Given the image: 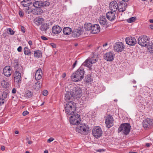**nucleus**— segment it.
Wrapping results in <instances>:
<instances>
[{
	"instance_id": "nucleus-53",
	"label": "nucleus",
	"mask_w": 153,
	"mask_h": 153,
	"mask_svg": "<svg viewBox=\"0 0 153 153\" xmlns=\"http://www.w3.org/2000/svg\"><path fill=\"white\" fill-rule=\"evenodd\" d=\"M22 47L21 46H19L18 48H17V51L19 52H20L22 51Z\"/></svg>"
},
{
	"instance_id": "nucleus-8",
	"label": "nucleus",
	"mask_w": 153,
	"mask_h": 153,
	"mask_svg": "<svg viewBox=\"0 0 153 153\" xmlns=\"http://www.w3.org/2000/svg\"><path fill=\"white\" fill-rule=\"evenodd\" d=\"M92 133L94 137L96 138H98L102 135V132L100 127L97 126L93 128Z\"/></svg>"
},
{
	"instance_id": "nucleus-35",
	"label": "nucleus",
	"mask_w": 153,
	"mask_h": 153,
	"mask_svg": "<svg viewBox=\"0 0 153 153\" xmlns=\"http://www.w3.org/2000/svg\"><path fill=\"white\" fill-rule=\"evenodd\" d=\"M24 53L26 55H31V52L30 50L27 47H25L24 49Z\"/></svg>"
},
{
	"instance_id": "nucleus-21",
	"label": "nucleus",
	"mask_w": 153,
	"mask_h": 153,
	"mask_svg": "<svg viewBox=\"0 0 153 153\" xmlns=\"http://www.w3.org/2000/svg\"><path fill=\"white\" fill-rule=\"evenodd\" d=\"M11 69L10 67L9 66H6L3 70V73L4 75L7 76H10L11 74Z\"/></svg>"
},
{
	"instance_id": "nucleus-40",
	"label": "nucleus",
	"mask_w": 153,
	"mask_h": 153,
	"mask_svg": "<svg viewBox=\"0 0 153 153\" xmlns=\"http://www.w3.org/2000/svg\"><path fill=\"white\" fill-rule=\"evenodd\" d=\"M33 93L30 91H28L26 92V96L28 98H30L32 96Z\"/></svg>"
},
{
	"instance_id": "nucleus-15",
	"label": "nucleus",
	"mask_w": 153,
	"mask_h": 153,
	"mask_svg": "<svg viewBox=\"0 0 153 153\" xmlns=\"http://www.w3.org/2000/svg\"><path fill=\"white\" fill-rule=\"evenodd\" d=\"M118 6V11L119 12H122L126 10L127 6L126 3L123 2V1H120L119 3Z\"/></svg>"
},
{
	"instance_id": "nucleus-6",
	"label": "nucleus",
	"mask_w": 153,
	"mask_h": 153,
	"mask_svg": "<svg viewBox=\"0 0 153 153\" xmlns=\"http://www.w3.org/2000/svg\"><path fill=\"white\" fill-rule=\"evenodd\" d=\"M98 60V59L94 58V57H92L91 58L86 60L83 63V65L88 67V70L91 71V70L93 69L92 67V64L96 62Z\"/></svg>"
},
{
	"instance_id": "nucleus-22",
	"label": "nucleus",
	"mask_w": 153,
	"mask_h": 153,
	"mask_svg": "<svg viewBox=\"0 0 153 153\" xmlns=\"http://www.w3.org/2000/svg\"><path fill=\"white\" fill-rule=\"evenodd\" d=\"M42 71L40 68H39L38 70L36 71L35 75V78L36 80H39L42 78Z\"/></svg>"
},
{
	"instance_id": "nucleus-24",
	"label": "nucleus",
	"mask_w": 153,
	"mask_h": 153,
	"mask_svg": "<svg viewBox=\"0 0 153 153\" xmlns=\"http://www.w3.org/2000/svg\"><path fill=\"white\" fill-rule=\"evenodd\" d=\"M14 62H13V64L14 68V69L15 70H19V68H21L20 65L19 64V61L18 59H15L14 60Z\"/></svg>"
},
{
	"instance_id": "nucleus-37",
	"label": "nucleus",
	"mask_w": 153,
	"mask_h": 153,
	"mask_svg": "<svg viewBox=\"0 0 153 153\" xmlns=\"http://www.w3.org/2000/svg\"><path fill=\"white\" fill-rule=\"evenodd\" d=\"M70 118L73 120H76V119L80 120L81 119L80 115L77 114H75L74 115L71 116Z\"/></svg>"
},
{
	"instance_id": "nucleus-51",
	"label": "nucleus",
	"mask_w": 153,
	"mask_h": 153,
	"mask_svg": "<svg viewBox=\"0 0 153 153\" xmlns=\"http://www.w3.org/2000/svg\"><path fill=\"white\" fill-rule=\"evenodd\" d=\"M28 114H29V112L28 111H24L23 112L22 114L23 116H26Z\"/></svg>"
},
{
	"instance_id": "nucleus-44",
	"label": "nucleus",
	"mask_w": 153,
	"mask_h": 153,
	"mask_svg": "<svg viewBox=\"0 0 153 153\" xmlns=\"http://www.w3.org/2000/svg\"><path fill=\"white\" fill-rule=\"evenodd\" d=\"M26 12H27L28 14L31 13H32L34 12V10H32L29 7L27 8L26 9Z\"/></svg>"
},
{
	"instance_id": "nucleus-14",
	"label": "nucleus",
	"mask_w": 153,
	"mask_h": 153,
	"mask_svg": "<svg viewBox=\"0 0 153 153\" xmlns=\"http://www.w3.org/2000/svg\"><path fill=\"white\" fill-rule=\"evenodd\" d=\"M126 43L130 45H134L137 43L135 38L133 37L129 36L126 37Z\"/></svg>"
},
{
	"instance_id": "nucleus-39",
	"label": "nucleus",
	"mask_w": 153,
	"mask_h": 153,
	"mask_svg": "<svg viewBox=\"0 0 153 153\" xmlns=\"http://www.w3.org/2000/svg\"><path fill=\"white\" fill-rule=\"evenodd\" d=\"M1 85L4 88H7L9 86V84L8 82H6L4 80L1 82Z\"/></svg>"
},
{
	"instance_id": "nucleus-41",
	"label": "nucleus",
	"mask_w": 153,
	"mask_h": 153,
	"mask_svg": "<svg viewBox=\"0 0 153 153\" xmlns=\"http://www.w3.org/2000/svg\"><path fill=\"white\" fill-rule=\"evenodd\" d=\"M7 31L8 33H9L12 35L14 34L15 33V32L13 31L11 28H8L7 29Z\"/></svg>"
},
{
	"instance_id": "nucleus-20",
	"label": "nucleus",
	"mask_w": 153,
	"mask_h": 153,
	"mask_svg": "<svg viewBox=\"0 0 153 153\" xmlns=\"http://www.w3.org/2000/svg\"><path fill=\"white\" fill-rule=\"evenodd\" d=\"M62 30L61 27L58 25L54 26L52 28V33L55 34H58L61 32Z\"/></svg>"
},
{
	"instance_id": "nucleus-62",
	"label": "nucleus",
	"mask_w": 153,
	"mask_h": 153,
	"mask_svg": "<svg viewBox=\"0 0 153 153\" xmlns=\"http://www.w3.org/2000/svg\"><path fill=\"white\" fill-rule=\"evenodd\" d=\"M150 23H153V19H150L149 20Z\"/></svg>"
},
{
	"instance_id": "nucleus-16",
	"label": "nucleus",
	"mask_w": 153,
	"mask_h": 153,
	"mask_svg": "<svg viewBox=\"0 0 153 153\" xmlns=\"http://www.w3.org/2000/svg\"><path fill=\"white\" fill-rule=\"evenodd\" d=\"M118 4L115 1H112L109 4V7L111 10L114 12L116 11L118 9Z\"/></svg>"
},
{
	"instance_id": "nucleus-54",
	"label": "nucleus",
	"mask_w": 153,
	"mask_h": 153,
	"mask_svg": "<svg viewBox=\"0 0 153 153\" xmlns=\"http://www.w3.org/2000/svg\"><path fill=\"white\" fill-rule=\"evenodd\" d=\"M41 38L44 40H48V39L46 38L44 36H41Z\"/></svg>"
},
{
	"instance_id": "nucleus-31",
	"label": "nucleus",
	"mask_w": 153,
	"mask_h": 153,
	"mask_svg": "<svg viewBox=\"0 0 153 153\" xmlns=\"http://www.w3.org/2000/svg\"><path fill=\"white\" fill-rule=\"evenodd\" d=\"M70 123L72 124L73 125H78L80 123L81 120L76 119H70Z\"/></svg>"
},
{
	"instance_id": "nucleus-12",
	"label": "nucleus",
	"mask_w": 153,
	"mask_h": 153,
	"mask_svg": "<svg viewBox=\"0 0 153 153\" xmlns=\"http://www.w3.org/2000/svg\"><path fill=\"white\" fill-rule=\"evenodd\" d=\"M153 123L151 119L147 118L145 119L143 123V127L145 128H151L152 126Z\"/></svg>"
},
{
	"instance_id": "nucleus-57",
	"label": "nucleus",
	"mask_w": 153,
	"mask_h": 153,
	"mask_svg": "<svg viewBox=\"0 0 153 153\" xmlns=\"http://www.w3.org/2000/svg\"><path fill=\"white\" fill-rule=\"evenodd\" d=\"M16 88H13L12 90V93L13 94H15L16 93Z\"/></svg>"
},
{
	"instance_id": "nucleus-45",
	"label": "nucleus",
	"mask_w": 153,
	"mask_h": 153,
	"mask_svg": "<svg viewBox=\"0 0 153 153\" xmlns=\"http://www.w3.org/2000/svg\"><path fill=\"white\" fill-rule=\"evenodd\" d=\"M7 94L6 92H4L2 95V99H3L4 100L7 97Z\"/></svg>"
},
{
	"instance_id": "nucleus-30",
	"label": "nucleus",
	"mask_w": 153,
	"mask_h": 153,
	"mask_svg": "<svg viewBox=\"0 0 153 153\" xmlns=\"http://www.w3.org/2000/svg\"><path fill=\"white\" fill-rule=\"evenodd\" d=\"M49 25L47 23L42 24L40 27V29L42 31H46L49 28Z\"/></svg>"
},
{
	"instance_id": "nucleus-38",
	"label": "nucleus",
	"mask_w": 153,
	"mask_h": 153,
	"mask_svg": "<svg viewBox=\"0 0 153 153\" xmlns=\"http://www.w3.org/2000/svg\"><path fill=\"white\" fill-rule=\"evenodd\" d=\"M147 48L150 53L153 54V43H151L150 44L148 45Z\"/></svg>"
},
{
	"instance_id": "nucleus-52",
	"label": "nucleus",
	"mask_w": 153,
	"mask_h": 153,
	"mask_svg": "<svg viewBox=\"0 0 153 153\" xmlns=\"http://www.w3.org/2000/svg\"><path fill=\"white\" fill-rule=\"evenodd\" d=\"M77 60L75 61L74 63L73 64V68H74L76 66V65L77 64Z\"/></svg>"
},
{
	"instance_id": "nucleus-47",
	"label": "nucleus",
	"mask_w": 153,
	"mask_h": 153,
	"mask_svg": "<svg viewBox=\"0 0 153 153\" xmlns=\"http://www.w3.org/2000/svg\"><path fill=\"white\" fill-rule=\"evenodd\" d=\"M48 91L46 90H44L43 91V94L44 96H46L48 95Z\"/></svg>"
},
{
	"instance_id": "nucleus-17",
	"label": "nucleus",
	"mask_w": 153,
	"mask_h": 153,
	"mask_svg": "<svg viewBox=\"0 0 153 153\" xmlns=\"http://www.w3.org/2000/svg\"><path fill=\"white\" fill-rule=\"evenodd\" d=\"M100 31V27L98 24L92 25L91 31L93 34L98 33Z\"/></svg>"
},
{
	"instance_id": "nucleus-32",
	"label": "nucleus",
	"mask_w": 153,
	"mask_h": 153,
	"mask_svg": "<svg viewBox=\"0 0 153 153\" xmlns=\"http://www.w3.org/2000/svg\"><path fill=\"white\" fill-rule=\"evenodd\" d=\"M92 25L90 23L85 24L84 25V27L85 30L86 31H91Z\"/></svg>"
},
{
	"instance_id": "nucleus-63",
	"label": "nucleus",
	"mask_w": 153,
	"mask_h": 153,
	"mask_svg": "<svg viewBox=\"0 0 153 153\" xmlns=\"http://www.w3.org/2000/svg\"><path fill=\"white\" fill-rule=\"evenodd\" d=\"M3 36H4V38L6 37L7 36L6 33H4V34H3Z\"/></svg>"
},
{
	"instance_id": "nucleus-33",
	"label": "nucleus",
	"mask_w": 153,
	"mask_h": 153,
	"mask_svg": "<svg viewBox=\"0 0 153 153\" xmlns=\"http://www.w3.org/2000/svg\"><path fill=\"white\" fill-rule=\"evenodd\" d=\"M42 53L39 50L34 51V56L37 58H39L42 56Z\"/></svg>"
},
{
	"instance_id": "nucleus-58",
	"label": "nucleus",
	"mask_w": 153,
	"mask_h": 153,
	"mask_svg": "<svg viewBox=\"0 0 153 153\" xmlns=\"http://www.w3.org/2000/svg\"><path fill=\"white\" fill-rule=\"evenodd\" d=\"M28 43L30 46L32 44V42L31 40H29L28 42Z\"/></svg>"
},
{
	"instance_id": "nucleus-10",
	"label": "nucleus",
	"mask_w": 153,
	"mask_h": 153,
	"mask_svg": "<svg viewBox=\"0 0 153 153\" xmlns=\"http://www.w3.org/2000/svg\"><path fill=\"white\" fill-rule=\"evenodd\" d=\"M113 118L112 116L109 115L107 116L105 120L106 126L108 128L111 127L113 125Z\"/></svg>"
},
{
	"instance_id": "nucleus-7",
	"label": "nucleus",
	"mask_w": 153,
	"mask_h": 153,
	"mask_svg": "<svg viewBox=\"0 0 153 153\" xmlns=\"http://www.w3.org/2000/svg\"><path fill=\"white\" fill-rule=\"evenodd\" d=\"M149 41L147 36L145 35L140 36L138 39V44L142 46L146 47L148 45Z\"/></svg>"
},
{
	"instance_id": "nucleus-46",
	"label": "nucleus",
	"mask_w": 153,
	"mask_h": 153,
	"mask_svg": "<svg viewBox=\"0 0 153 153\" xmlns=\"http://www.w3.org/2000/svg\"><path fill=\"white\" fill-rule=\"evenodd\" d=\"M19 14L20 17H23L24 13L23 12L22 10H19Z\"/></svg>"
},
{
	"instance_id": "nucleus-42",
	"label": "nucleus",
	"mask_w": 153,
	"mask_h": 153,
	"mask_svg": "<svg viewBox=\"0 0 153 153\" xmlns=\"http://www.w3.org/2000/svg\"><path fill=\"white\" fill-rule=\"evenodd\" d=\"M135 19V18L133 17L130 18L127 20V22L129 23H131L133 22Z\"/></svg>"
},
{
	"instance_id": "nucleus-61",
	"label": "nucleus",
	"mask_w": 153,
	"mask_h": 153,
	"mask_svg": "<svg viewBox=\"0 0 153 153\" xmlns=\"http://www.w3.org/2000/svg\"><path fill=\"white\" fill-rule=\"evenodd\" d=\"M146 146L147 147H149L150 146V144L149 143H146Z\"/></svg>"
},
{
	"instance_id": "nucleus-3",
	"label": "nucleus",
	"mask_w": 153,
	"mask_h": 153,
	"mask_svg": "<svg viewBox=\"0 0 153 153\" xmlns=\"http://www.w3.org/2000/svg\"><path fill=\"white\" fill-rule=\"evenodd\" d=\"M65 105V113L70 115H73L76 111V104L74 102L70 100Z\"/></svg>"
},
{
	"instance_id": "nucleus-36",
	"label": "nucleus",
	"mask_w": 153,
	"mask_h": 153,
	"mask_svg": "<svg viewBox=\"0 0 153 153\" xmlns=\"http://www.w3.org/2000/svg\"><path fill=\"white\" fill-rule=\"evenodd\" d=\"M85 81L87 83H90L93 80L91 75L90 74L87 75L85 78Z\"/></svg>"
},
{
	"instance_id": "nucleus-4",
	"label": "nucleus",
	"mask_w": 153,
	"mask_h": 153,
	"mask_svg": "<svg viewBox=\"0 0 153 153\" xmlns=\"http://www.w3.org/2000/svg\"><path fill=\"white\" fill-rule=\"evenodd\" d=\"M131 126L129 123L121 124L118 128V132H121L122 134L126 135L128 134L130 131Z\"/></svg>"
},
{
	"instance_id": "nucleus-56",
	"label": "nucleus",
	"mask_w": 153,
	"mask_h": 153,
	"mask_svg": "<svg viewBox=\"0 0 153 153\" xmlns=\"http://www.w3.org/2000/svg\"><path fill=\"white\" fill-rule=\"evenodd\" d=\"M51 45L53 48H55L56 47V45L54 43H51Z\"/></svg>"
},
{
	"instance_id": "nucleus-23",
	"label": "nucleus",
	"mask_w": 153,
	"mask_h": 153,
	"mask_svg": "<svg viewBox=\"0 0 153 153\" xmlns=\"http://www.w3.org/2000/svg\"><path fill=\"white\" fill-rule=\"evenodd\" d=\"M100 24L103 26L106 25L107 24V20L105 16H102L99 19Z\"/></svg>"
},
{
	"instance_id": "nucleus-9",
	"label": "nucleus",
	"mask_w": 153,
	"mask_h": 153,
	"mask_svg": "<svg viewBox=\"0 0 153 153\" xmlns=\"http://www.w3.org/2000/svg\"><path fill=\"white\" fill-rule=\"evenodd\" d=\"M124 47V45L122 42H117L114 45V50L117 52H121L123 51Z\"/></svg>"
},
{
	"instance_id": "nucleus-5",
	"label": "nucleus",
	"mask_w": 153,
	"mask_h": 153,
	"mask_svg": "<svg viewBox=\"0 0 153 153\" xmlns=\"http://www.w3.org/2000/svg\"><path fill=\"white\" fill-rule=\"evenodd\" d=\"M76 128V131L82 134L85 135L88 131L89 127L87 125L82 123H80Z\"/></svg>"
},
{
	"instance_id": "nucleus-64",
	"label": "nucleus",
	"mask_w": 153,
	"mask_h": 153,
	"mask_svg": "<svg viewBox=\"0 0 153 153\" xmlns=\"http://www.w3.org/2000/svg\"><path fill=\"white\" fill-rule=\"evenodd\" d=\"M32 141H29L28 142V144H32Z\"/></svg>"
},
{
	"instance_id": "nucleus-60",
	"label": "nucleus",
	"mask_w": 153,
	"mask_h": 153,
	"mask_svg": "<svg viewBox=\"0 0 153 153\" xmlns=\"http://www.w3.org/2000/svg\"><path fill=\"white\" fill-rule=\"evenodd\" d=\"M150 28L152 30H153V25H151L149 26Z\"/></svg>"
},
{
	"instance_id": "nucleus-11",
	"label": "nucleus",
	"mask_w": 153,
	"mask_h": 153,
	"mask_svg": "<svg viewBox=\"0 0 153 153\" xmlns=\"http://www.w3.org/2000/svg\"><path fill=\"white\" fill-rule=\"evenodd\" d=\"M83 29L80 27L78 28L77 29H75L72 32V36L74 38H77L83 32Z\"/></svg>"
},
{
	"instance_id": "nucleus-55",
	"label": "nucleus",
	"mask_w": 153,
	"mask_h": 153,
	"mask_svg": "<svg viewBox=\"0 0 153 153\" xmlns=\"http://www.w3.org/2000/svg\"><path fill=\"white\" fill-rule=\"evenodd\" d=\"M105 151V150L104 149H98L96 151L97 152H102L104 151Z\"/></svg>"
},
{
	"instance_id": "nucleus-50",
	"label": "nucleus",
	"mask_w": 153,
	"mask_h": 153,
	"mask_svg": "<svg viewBox=\"0 0 153 153\" xmlns=\"http://www.w3.org/2000/svg\"><path fill=\"white\" fill-rule=\"evenodd\" d=\"M21 31L23 32V33H24L25 32V27L22 26H21Z\"/></svg>"
},
{
	"instance_id": "nucleus-34",
	"label": "nucleus",
	"mask_w": 153,
	"mask_h": 153,
	"mask_svg": "<svg viewBox=\"0 0 153 153\" xmlns=\"http://www.w3.org/2000/svg\"><path fill=\"white\" fill-rule=\"evenodd\" d=\"M41 85V82L40 81H38L33 85V87L36 90H38L40 88Z\"/></svg>"
},
{
	"instance_id": "nucleus-19",
	"label": "nucleus",
	"mask_w": 153,
	"mask_h": 153,
	"mask_svg": "<svg viewBox=\"0 0 153 153\" xmlns=\"http://www.w3.org/2000/svg\"><path fill=\"white\" fill-rule=\"evenodd\" d=\"M107 19L110 21L114 20L116 18L115 13L112 11L108 12L106 14Z\"/></svg>"
},
{
	"instance_id": "nucleus-59",
	"label": "nucleus",
	"mask_w": 153,
	"mask_h": 153,
	"mask_svg": "<svg viewBox=\"0 0 153 153\" xmlns=\"http://www.w3.org/2000/svg\"><path fill=\"white\" fill-rule=\"evenodd\" d=\"M5 147L4 146H1V149L2 150V151H4L5 150Z\"/></svg>"
},
{
	"instance_id": "nucleus-26",
	"label": "nucleus",
	"mask_w": 153,
	"mask_h": 153,
	"mask_svg": "<svg viewBox=\"0 0 153 153\" xmlns=\"http://www.w3.org/2000/svg\"><path fill=\"white\" fill-rule=\"evenodd\" d=\"M43 21V19L39 17L36 18L34 19V22L35 24L38 26L42 24Z\"/></svg>"
},
{
	"instance_id": "nucleus-1",
	"label": "nucleus",
	"mask_w": 153,
	"mask_h": 153,
	"mask_svg": "<svg viewBox=\"0 0 153 153\" xmlns=\"http://www.w3.org/2000/svg\"><path fill=\"white\" fill-rule=\"evenodd\" d=\"M82 93L81 88L78 87H72L70 91L67 92L65 94V99L66 101L74 100L77 97H79L81 95Z\"/></svg>"
},
{
	"instance_id": "nucleus-18",
	"label": "nucleus",
	"mask_w": 153,
	"mask_h": 153,
	"mask_svg": "<svg viewBox=\"0 0 153 153\" xmlns=\"http://www.w3.org/2000/svg\"><path fill=\"white\" fill-rule=\"evenodd\" d=\"M14 78L15 82H16L18 83H20L21 80V73L17 71H16L14 74Z\"/></svg>"
},
{
	"instance_id": "nucleus-29",
	"label": "nucleus",
	"mask_w": 153,
	"mask_h": 153,
	"mask_svg": "<svg viewBox=\"0 0 153 153\" xmlns=\"http://www.w3.org/2000/svg\"><path fill=\"white\" fill-rule=\"evenodd\" d=\"M33 5L36 8L41 7L43 6L42 2L41 1H37L33 3Z\"/></svg>"
},
{
	"instance_id": "nucleus-28",
	"label": "nucleus",
	"mask_w": 153,
	"mask_h": 153,
	"mask_svg": "<svg viewBox=\"0 0 153 153\" xmlns=\"http://www.w3.org/2000/svg\"><path fill=\"white\" fill-rule=\"evenodd\" d=\"M43 10L40 7L36 8L34 9V12L33 13L35 15H40L43 13Z\"/></svg>"
},
{
	"instance_id": "nucleus-48",
	"label": "nucleus",
	"mask_w": 153,
	"mask_h": 153,
	"mask_svg": "<svg viewBox=\"0 0 153 153\" xmlns=\"http://www.w3.org/2000/svg\"><path fill=\"white\" fill-rule=\"evenodd\" d=\"M4 99H3L0 98V106L3 104L4 103Z\"/></svg>"
},
{
	"instance_id": "nucleus-27",
	"label": "nucleus",
	"mask_w": 153,
	"mask_h": 153,
	"mask_svg": "<svg viewBox=\"0 0 153 153\" xmlns=\"http://www.w3.org/2000/svg\"><path fill=\"white\" fill-rule=\"evenodd\" d=\"M21 3L24 7H26L29 6L32 4V2L30 0H24L22 1Z\"/></svg>"
},
{
	"instance_id": "nucleus-49",
	"label": "nucleus",
	"mask_w": 153,
	"mask_h": 153,
	"mask_svg": "<svg viewBox=\"0 0 153 153\" xmlns=\"http://www.w3.org/2000/svg\"><path fill=\"white\" fill-rule=\"evenodd\" d=\"M54 140V138L53 137H50V138L48 139L47 140L48 143H51L52 141H53Z\"/></svg>"
},
{
	"instance_id": "nucleus-13",
	"label": "nucleus",
	"mask_w": 153,
	"mask_h": 153,
	"mask_svg": "<svg viewBox=\"0 0 153 153\" xmlns=\"http://www.w3.org/2000/svg\"><path fill=\"white\" fill-rule=\"evenodd\" d=\"M115 54L112 52L106 53L104 54L105 59L108 61H112L114 59Z\"/></svg>"
},
{
	"instance_id": "nucleus-2",
	"label": "nucleus",
	"mask_w": 153,
	"mask_h": 153,
	"mask_svg": "<svg viewBox=\"0 0 153 153\" xmlns=\"http://www.w3.org/2000/svg\"><path fill=\"white\" fill-rule=\"evenodd\" d=\"M84 70L83 68H79L71 75L72 80L74 82L81 81L84 78Z\"/></svg>"
},
{
	"instance_id": "nucleus-43",
	"label": "nucleus",
	"mask_w": 153,
	"mask_h": 153,
	"mask_svg": "<svg viewBox=\"0 0 153 153\" xmlns=\"http://www.w3.org/2000/svg\"><path fill=\"white\" fill-rule=\"evenodd\" d=\"M43 6L47 7L48 6L50 5V2L48 1H45L44 2H42Z\"/></svg>"
},
{
	"instance_id": "nucleus-25",
	"label": "nucleus",
	"mask_w": 153,
	"mask_h": 153,
	"mask_svg": "<svg viewBox=\"0 0 153 153\" xmlns=\"http://www.w3.org/2000/svg\"><path fill=\"white\" fill-rule=\"evenodd\" d=\"M72 31V29L69 27H65L63 30V32L65 35H68L70 34Z\"/></svg>"
}]
</instances>
